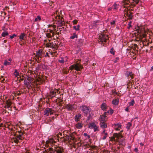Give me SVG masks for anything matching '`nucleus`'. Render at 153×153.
Returning a JSON list of instances; mask_svg holds the SVG:
<instances>
[{
    "label": "nucleus",
    "instance_id": "5701e85b",
    "mask_svg": "<svg viewBox=\"0 0 153 153\" xmlns=\"http://www.w3.org/2000/svg\"><path fill=\"white\" fill-rule=\"evenodd\" d=\"M118 5L116 4V3H114V4L112 6V8L114 10L116 11L118 8Z\"/></svg>",
    "mask_w": 153,
    "mask_h": 153
},
{
    "label": "nucleus",
    "instance_id": "8fccbe9b",
    "mask_svg": "<svg viewBox=\"0 0 153 153\" xmlns=\"http://www.w3.org/2000/svg\"><path fill=\"white\" fill-rule=\"evenodd\" d=\"M77 22V21H76L75 20L74 21V24H76Z\"/></svg>",
    "mask_w": 153,
    "mask_h": 153
},
{
    "label": "nucleus",
    "instance_id": "f03ea898",
    "mask_svg": "<svg viewBox=\"0 0 153 153\" xmlns=\"http://www.w3.org/2000/svg\"><path fill=\"white\" fill-rule=\"evenodd\" d=\"M80 108L83 112L85 116H86L91 111V109H89L88 107L85 105L81 106Z\"/></svg>",
    "mask_w": 153,
    "mask_h": 153
},
{
    "label": "nucleus",
    "instance_id": "39448f33",
    "mask_svg": "<svg viewBox=\"0 0 153 153\" xmlns=\"http://www.w3.org/2000/svg\"><path fill=\"white\" fill-rule=\"evenodd\" d=\"M14 141L16 143H17L19 142V140H22V134H13Z\"/></svg>",
    "mask_w": 153,
    "mask_h": 153
},
{
    "label": "nucleus",
    "instance_id": "c85d7f7f",
    "mask_svg": "<svg viewBox=\"0 0 153 153\" xmlns=\"http://www.w3.org/2000/svg\"><path fill=\"white\" fill-rule=\"evenodd\" d=\"M25 34L24 33H21V35L19 36V39L21 40H23Z\"/></svg>",
    "mask_w": 153,
    "mask_h": 153
},
{
    "label": "nucleus",
    "instance_id": "412c9836",
    "mask_svg": "<svg viewBox=\"0 0 153 153\" xmlns=\"http://www.w3.org/2000/svg\"><path fill=\"white\" fill-rule=\"evenodd\" d=\"M47 152L48 153H54L55 151L53 149L51 148H49L47 150Z\"/></svg>",
    "mask_w": 153,
    "mask_h": 153
},
{
    "label": "nucleus",
    "instance_id": "13d9d810",
    "mask_svg": "<svg viewBox=\"0 0 153 153\" xmlns=\"http://www.w3.org/2000/svg\"><path fill=\"white\" fill-rule=\"evenodd\" d=\"M84 134H86V133H84Z\"/></svg>",
    "mask_w": 153,
    "mask_h": 153
},
{
    "label": "nucleus",
    "instance_id": "a878e982",
    "mask_svg": "<svg viewBox=\"0 0 153 153\" xmlns=\"http://www.w3.org/2000/svg\"><path fill=\"white\" fill-rule=\"evenodd\" d=\"M77 36L76 35V33H74L73 34L72 36H70V39H73L75 38H77Z\"/></svg>",
    "mask_w": 153,
    "mask_h": 153
},
{
    "label": "nucleus",
    "instance_id": "f257e3e1",
    "mask_svg": "<svg viewBox=\"0 0 153 153\" xmlns=\"http://www.w3.org/2000/svg\"><path fill=\"white\" fill-rule=\"evenodd\" d=\"M111 141H114L115 142H119L120 144L124 146L125 144V140L123 138L122 134H113L112 136L110 138Z\"/></svg>",
    "mask_w": 153,
    "mask_h": 153
},
{
    "label": "nucleus",
    "instance_id": "cd10ccee",
    "mask_svg": "<svg viewBox=\"0 0 153 153\" xmlns=\"http://www.w3.org/2000/svg\"><path fill=\"white\" fill-rule=\"evenodd\" d=\"M131 123L130 122H128L127 124V126H126V128L128 130L130 128V127L131 126Z\"/></svg>",
    "mask_w": 153,
    "mask_h": 153
},
{
    "label": "nucleus",
    "instance_id": "37998d69",
    "mask_svg": "<svg viewBox=\"0 0 153 153\" xmlns=\"http://www.w3.org/2000/svg\"><path fill=\"white\" fill-rule=\"evenodd\" d=\"M85 136H87L88 138H89L90 137V136L89 134H84Z\"/></svg>",
    "mask_w": 153,
    "mask_h": 153
},
{
    "label": "nucleus",
    "instance_id": "6e6d98bb",
    "mask_svg": "<svg viewBox=\"0 0 153 153\" xmlns=\"http://www.w3.org/2000/svg\"><path fill=\"white\" fill-rule=\"evenodd\" d=\"M45 151H46V152L45 153H48V152H47V150H45Z\"/></svg>",
    "mask_w": 153,
    "mask_h": 153
},
{
    "label": "nucleus",
    "instance_id": "b1692460",
    "mask_svg": "<svg viewBox=\"0 0 153 153\" xmlns=\"http://www.w3.org/2000/svg\"><path fill=\"white\" fill-rule=\"evenodd\" d=\"M99 22L100 21L99 20H96L94 21L92 24L93 26H96L97 25V23H99Z\"/></svg>",
    "mask_w": 153,
    "mask_h": 153
},
{
    "label": "nucleus",
    "instance_id": "49530a36",
    "mask_svg": "<svg viewBox=\"0 0 153 153\" xmlns=\"http://www.w3.org/2000/svg\"><path fill=\"white\" fill-rule=\"evenodd\" d=\"M112 9V7H109L108 8V11H109V10H111Z\"/></svg>",
    "mask_w": 153,
    "mask_h": 153
},
{
    "label": "nucleus",
    "instance_id": "79ce46f5",
    "mask_svg": "<svg viewBox=\"0 0 153 153\" xmlns=\"http://www.w3.org/2000/svg\"><path fill=\"white\" fill-rule=\"evenodd\" d=\"M11 105V104L10 102H8L7 105V108H9Z\"/></svg>",
    "mask_w": 153,
    "mask_h": 153
},
{
    "label": "nucleus",
    "instance_id": "1a4fd4ad",
    "mask_svg": "<svg viewBox=\"0 0 153 153\" xmlns=\"http://www.w3.org/2000/svg\"><path fill=\"white\" fill-rule=\"evenodd\" d=\"M72 134H63V137H64V139L65 141L70 140L74 139L73 136L71 135Z\"/></svg>",
    "mask_w": 153,
    "mask_h": 153
},
{
    "label": "nucleus",
    "instance_id": "7ed1b4c3",
    "mask_svg": "<svg viewBox=\"0 0 153 153\" xmlns=\"http://www.w3.org/2000/svg\"><path fill=\"white\" fill-rule=\"evenodd\" d=\"M65 107L68 111H73L76 108L75 104H66L65 106Z\"/></svg>",
    "mask_w": 153,
    "mask_h": 153
},
{
    "label": "nucleus",
    "instance_id": "20e7f679",
    "mask_svg": "<svg viewBox=\"0 0 153 153\" xmlns=\"http://www.w3.org/2000/svg\"><path fill=\"white\" fill-rule=\"evenodd\" d=\"M82 68V66L81 65L79 64H76L72 65L69 68L70 70H72L74 69L77 71H80V69Z\"/></svg>",
    "mask_w": 153,
    "mask_h": 153
},
{
    "label": "nucleus",
    "instance_id": "f704fd0d",
    "mask_svg": "<svg viewBox=\"0 0 153 153\" xmlns=\"http://www.w3.org/2000/svg\"><path fill=\"white\" fill-rule=\"evenodd\" d=\"M107 113H109L110 114H111L113 113V110L111 108L108 111Z\"/></svg>",
    "mask_w": 153,
    "mask_h": 153
},
{
    "label": "nucleus",
    "instance_id": "603ef678",
    "mask_svg": "<svg viewBox=\"0 0 153 153\" xmlns=\"http://www.w3.org/2000/svg\"><path fill=\"white\" fill-rule=\"evenodd\" d=\"M151 70L153 71V66H152L151 68Z\"/></svg>",
    "mask_w": 153,
    "mask_h": 153
},
{
    "label": "nucleus",
    "instance_id": "393cba45",
    "mask_svg": "<svg viewBox=\"0 0 153 153\" xmlns=\"http://www.w3.org/2000/svg\"><path fill=\"white\" fill-rule=\"evenodd\" d=\"M14 74L16 77H19V73L17 71V70L16 69L15 70Z\"/></svg>",
    "mask_w": 153,
    "mask_h": 153
},
{
    "label": "nucleus",
    "instance_id": "9d476101",
    "mask_svg": "<svg viewBox=\"0 0 153 153\" xmlns=\"http://www.w3.org/2000/svg\"><path fill=\"white\" fill-rule=\"evenodd\" d=\"M53 112L51 109L49 108H46L44 112V115L47 116H49L50 114H53Z\"/></svg>",
    "mask_w": 153,
    "mask_h": 153
},
{
    "label": "nucleus",
    "instance_id": "6ab92c4d",
    "mask_svg": "<svg viewBox=\"0 0 153 153\" xmlns=\"http://www.w3.org/2000/svg\"><path fill=\"white\" fill-rule=\"evenodd\" d=\"M48 141V143L50 145V146H51L52 144L54 142H55V141L54 140V139L53 138H50L49 139L47 140Z\"/></svg>",
    "mask_w": 153,
    "mask_h": 153
},
{
    "label": "nucleus",
    "instance_id": "2f4dec72",
    "mask_svg": "<svg viewBox=\"0 0 153 153\" xmlns=\"http://www.w3.org/2000/svg\"><path fill=\"white\" fill-rule=\"evenodd\" d=\"M8 33L6 31H4L2 33L1 35L3 37H5L6 36H7L8 35Z\"/></svg>",
    "mask_w": 153,
    "mask_h": 153
},
{
    "label": "nucleus",
    "instance_id": "bb28decb",
    "mask_svg": "<svg viewBox=\"0 0 153 153\" xmlns=\"http://www.w3.org/2000/svg\"><path fill=\"white\" fill-rule=\"evenodd\" d=\"M80 26L78 25L77 26H73L74 29H75L76 31H78L79 29Z\"/></svg>",
    "mask_w": 153,
    "mask_h": 153
},
{
    "label": "nucleus",
    "instance_id": "f3484780",
    "mask_svg": "<svg viewBox=\"0 0 153 153\" xmlns=\"http://www.w3.org/2000/svg\"><path fill=\"white\" fill-rule=\"evenodd\" d=\"M106 113V112H105L104 113V114H103L102 116H101L100 122H104L105 121V119L106 117L105 116V114Z\"/></svg>",
    "mask_w": 153,
    "mask_h": 153
},
{
    "label": "nucleus",
    "instance_id": "052dcab7",
    "mask_svg": "<svg viewBox=\"0 0 153 153\" xmlns=\"http://www.w3.org/2000/svg\"><path fill=\"white\" fill-rule=\"evenodd\" d=\"M128 147V148H130V146H129V147Z\"/></svg>",
    "mask_w": 153,
    "mask_h": 153
},
{
    "label": "nucleus",
    "instance_id": "09e8293b",
    "mask_svg": "<svg viewBox=\"0 0 153 153\" xmlns=\"http://www.w3.org/2000/svg\"><path fill=\"white\" fill-rule=\"evenodd\" d=\"M48 53H46V55H45V56H48Z\"/></svg>",
    "mask_w": 153,
    "mask_h": 153
},
{
    "label": "nucleus",
    "instance_id": "9b49d317",
    "mask_svg": "<svg viewBox=\"0 0 153 153\" xmlns=\"http://www.w3.org/2000/svg\"><path fill=\"white\" fill-rule=\"evenodd\" d=\"M11 61L12 59L11 58H9L7 60H5L4 62V65L5 66L10 65Z\"/></svg>",
    "mask_w": 153,
    "mask_h": 153
},
{
    "label": "nucleus",
    "instance_id": "ddd939ff",
    "mask_svg": "<svg viewBox=\"0 0 153 153\" xmlns=\"http://www.w3.org/2000/svg\"><path fill=\"white\" fill-rule=\"evenodd\" d=\"M83 126L82 122H77L75 125L76 128L78 129L81 128Z\"/></svg>",
    "mask_w": 153,
    "mask_h": 153
},
{
    "label": "nucleus",
    "instance_id": "4c0bfd02",
    "mask_svg": "<svg viewBox=\"0 0 153 153\" xmlns=\"http://www.w3.org/2000/svg\"><path fill=\"white\" fill-rule=\"evenodd\" d=\"M110 52L113 55L114 54V49L113 48H112L111 49Z\"/></svg>",
    "mask_w": 153,
    "mask_h": 153
},
{
    "label": "nucleus",
    "instance_id": "c03bdc74",
    "mask_svg": "<svg viewBox=\"0 0 153 153\" xmlns=\"http://www.w3.org/2000/svg\"><path fill=\"white\" fill-rule=\"evenodd\" d=\"M85 146H86V147L87 148H89L90 147V145L89 144H86Z\"/></svg>",
    "mask_w": 153,
    "mask_h": 153
},
{
    "label": "nucleus",
    "instance_id": "c756f323",
    "mask_svg": "<svg viewBox=\"0 0 153 153\" xmlns=\"http://www.w3.org/2000/svg\"><path fill=\"white\" fill-rule=\"evenodd\" d=\"M134 100H131L129 103V106H132L134 105Z\"/></svg>",
    "mask_w": 153,
    "mask_h": 153
},
{
    "label": "nucleus",
    "instance_id": "58836bf2",
    "mask_svg": "<svg viewBox=\"0 0 153 153\" xmlns=\"http://www.w3.org/2000/svg\"><path fill=\"white\" fill-rule=\"evenodd\" d=\"M115 24V21L113 20L111 22V25H114Z\"/></svg>",
    "mask_w": 153,
    "mask_h": 153
},
{
    "label": "nucleus",
    "instance_id": "4d7b16f0",
    "mask_svg": "<svg viewBox=\"0 0 153 153\" xmlns=\"http://www.w3.org/2000/svg\"><path fill=\"white\" fill-rule=\"evenodd\" d=\"M61 136H62V134H60Z\"/></svg>",
    "mask_w": 153,
    "mask_h": 153
},
{
    "label": "nucleus",
    "instance_id": "aec40b11",
    "mask_svg": "<svg viewBox=\"0 0 153 153\" xmlns=\"http://www.w3.org/2000/svg\"><path fill=\"white\" fill-rule=\"evenodd\" d=\"M119 102V101L118 99L113 100L112 101V103L115 105H117L118 104Z\"/></svg>",
    "mask_w": 153,
    "mask_h": 153
},
{
    "label": "nucleus",
    "instance_id": "864d4df0",
    "mask_svg": "<svg viewBox=\"0 0 153 153\" xmlns=\"http://www.w3.org/2000/svg\"><path fill=\"white\" fill-rule=\"evenodd\" d=\"M117 149L118 150L120 149V147H117Z\"/></svg>",
    "mask_w": 153,
    "mask_h": 153
},
{
    "label": "nucleus",
    "instance_id": "c9c22d12",
    "mask_svg": "<svg viewBox=\"0 0 153 153\" xmlns=\"http://www.w3.org/2000/svg\"><path fill=\"white\" fill-rule=\"evenodd\" d=\"M56 152L57 153H62V151L61 149L60 148H59L58 149H57L56 150Z\"/></svg>",
    "mask_w": 153,
    "mask_h": 153
},
{
    "label": "nucleus",
    "instance_id": "dca6fc26",
    "mask_svg": "<svg viewBox=\"0 0 153 153\" xmlns=\"http://www.w3.org/2000/svg\"><path fill=\"white\" fill-rule=\"evenodd\" d=\"M100 125L101 127L103 128H105L107 127V125L106 124H105L104 122H100Z\"/></svg>",
    "mask_w": 153,
    "mask_h": 153
},
{
    "label": "nucleus",
    "instance_id": "5fc2aeb1",
    "mask_svg": "<svg viewBox=\"0 0 153 153\" xmlns=\"http://www.w3.org/2000/svg\"><path fill=\"white\" fill-rule=\"evenodd\" d=\"M117 151V150H115L114 151V152H116Z\"/></svg>",
    "mask_w": 153,
    "mask_h": 153
},
{
    "label": "nucleus",
    "instance_id": "4468645a",
    "mask_svg": "<svg viewBox=\"0 0 153 153\" xmlns=\"http://www.w3.org/2000/svg\"><path fill=\"white\" fill-rule=\"evenodd\" d=\"M36 53V56L37 57H38V58H42V53L41 50H39L38 51H37Z\"/></svg>",
    "mask_w": 153,
    "mask_h": 153
},
{
    "label": "nucleus",
    "instance_id": "2eb2a0df",
    "mask_svg": "<svg viewBox=\"0 0 153 153\" xmlns=\"http://www.w3.org/2000/svg\"><path fill=\"white\" fill-rule=\"evenodd\" d=\"M81 117V115L80 114H78L77 115H76L75 116V120L76 122L78 121Z\"/></svg>",
    "mask_w": 153,
    "mask_h": 153
},
{
    "label": "nucleus",
    "instance_id": "bf43d9fd",
    "mask_svg": "<svg viewBox=\"0 0 153 153\" xmlns=\"http://www.w3.org/2000/svg\"><path fill=\"white\" fill-rule=\"evenodd\" d=\"M128 147V148H130V146H129V147Z\"/></svg>",
    "mask_w": 153,
    "mask_h": 153
},
{
    "label": "nucleus",
    "instance_id": "de8ad7c7",
    "mask_svg": "<svg viewBox=\"0 0 153 153\" xmlns=\"http://www.w3.org/2000/svg\"><path fill=\"white\" fill-rule=\"evenodd\" d=\"M134 150L135 152H137L138 151V149L137 148H135L134 149Z\"/></svg>",
    "mask_w": 153,
    "mask_h": 153
},
{
    "label": "nucleus",
    "instance_id": "a19ab883",
    "mask_svg": "<svg viewBox=\"0 0 153 153\" xmlns=\"http://www.w3.org/2000/svg\"><path fill=\"white\" fill-rule=\"evenodd\" d=\"M125 110L126 111H127V112H129V106L127 107L125 109Z\"/></svg>",
    "mask_w": 153,
    "mask_h": 153
},
{
    "label": "nucleus",
    "instance_id": "a211bd4d",
    "mask_svg": "<svg viewBox=\"0 0 153 153\" xmlns=\"http://www.w3.org/2000/svg\"><path fill=\"white\" fill-rule=\"evenodd\" d=\"M107 106L106 104L105 103H103L101 105V108L104 111L106 110Z\"/></svg>",
    "mask_w": 153,
    "mask_h": 153
},
{
    "label": "nucleus",
    "instance_id": "423d86ee",
    "mask_svg": "<svg viewBox=\"0 0 153 153\" xmlns=\"http://www.w3.org/2000/svg\"><path fill=\"white\" fill-rule=\"evenodd\" d=\"M99 38L100 40L99 42L100 43H102L103 42H106L108 38L107 36L102 34L99 35Z\"/></svg>",
    "mask_w": 153,
    "mask_h": 153
},
{
    "label": "nucleus",
    "instance_id": "ea45409f",
    "mask_svg": "<svg viewBox=\"0 0 153 153\" xmlns=\"http://www.w3.org/2000/svg\"><path fill=\"white\" fill-rule=\"evenodd\" d=\"M16 36V35L15 34H13V35H12V36H10V38L11 39H13V38L15 36Z\"/></svg>",
    "mask_w": 153,
    "mask_h": 153
},
{
    "label": "nucleus",
    "instance_id": "3c124183",
    "mask_svg": "<svg viewBox=\"0 0 153 153\" xmlns=\"http://www.w3.org/2000/svg\"><path fill=\"white\" fill-rule=\"evenodd\" d=\"M140 145L142 146H143L144 144L142 143H140Z\"/></svg>",
    "mask_w": 153,
    "mask_h": 153
},
{
    "label": "nucleus",
    "instance_id": "473e14b6",
    "mask_svg": "<svg viewBox=\"0 0 153 153\" xmlns=\"http://www.w3.org/2000/svg\"><path fill=\"white\" fill-rule=\"evenodd\" d=\"M65 58L66 57H65V58L64 59L62 58L61 59L59 60V62L62 63H64V62H65V61H66V60H65V59H65Z\"/></svg>",
    "mask_w": 153,
    "mask_h": 153
},
{
    "label": "nucleus",
    "instance_id": "6e6552de",
    "mask_svg": "<svg viewBox=\"0 0 153 153\" xmlns=\"http://www.w3.org/2000/svg\"><path fill=\"white\" fill-rule=\"evenodd\" d=\"M88 127L90 128L94 129V131L95 132L99 131L98 127L94 123H89L88 125Z\"/></svg>",
    "mask_w": 153,
    "mask_h": 153
},
{
    "label": "nucleus",
    "instance_id": "0eeeda50",
    "mask_svg": "<svg viewBox=\"0 0 153 153\" xmlns=\"http://www.w3.org/2000/svg\"><path fill=\"white\" fill-rule=\"evenodd\" d=\"M121 123H117L115 124V129L116 131H119L118 132H116L114 133V134H120V132L123 131L121 129Z\"/></svg>",
    "mask_w": 153,
    "mask_h": 153
},
{
    "label": "nucleus",
    "instance_id": "7c9ffc66",
    "mask_svg": "<svg viewBox=\"0 0 153 153\" xmlns=\"http://www.w3.org/2000/svg\"><path fill=\"white\" fill-rule=\"evenodd\" d=\"M41 19V18L39 16H37V17L35 19V22H38Z\"/></svg>",
    "mask_w": 153,
    "mask_h": 153
},
{
    "label": "nucleus",
    "instance_id": "4be33fe9",
    "mask_svg": "<svg viewBox=\"0 0 153 153\" xmlns=\"http://www.w3.org/2000/svg\"><path fill=\"white\" fill-rule=\"evenodd\" d=\"M126 75L128 77L130 76L132 77L133 76V74L132 72L128 71L126 73Z\"/></svg>",
    "mask_w": 153,
    "mask_h": 153
},
{
    "label": "nucleus",
    "instance_id": "f8f14e48",
    "mask_svg": "<svg viewBox=\"0 0 153 153\" xmlns=\"http://www.w3.org/2000/svg\"><path fill=\"white\" fill-rule=\"evenodd\" d=\"M24 84L26 86L27 88L30 87V80L27 78V79H25L24 80Z\"/></svg>",
    "mask_w": 153,
    "mask_h": 153
},
{
    "label": "nucleus",
    "instance_id": "72a5a7b5",
    "mask_svg": "<svg viewBox=\"0 0 153 153\" xmlns=\"http://www.w3.org/2000/svg\"><path fill=\"white\" fill-rule=\"evenodd\" d=\"M44 145L46 147H49L50 146V144L48 142V141L47 140L46 141Z\"/></svg>",
    "mask_w": 153,
    "mask_h": 153
},
{
    "label": "nucleus",
    "instance_id": "e433bc0d",
    "mask_svg": "<svg viewBox=\"0 0 153 153\" xmlns=\"http://www.w3.org/2000/svg\"><path fill=\"white\" fill-rule=\"evenodd\" d=\"M132 23V22L131 21H130L128 24V29H129L131 27V24Z\"/></svg>",
    "mask_w": 153,
    "mask_h": 153
},
{
    "label": "nucleus",
    "instance_id": "a18cd8bd",
    "mask_svg": "<svg viewBox=\"0 0 153 153\" xmlns=\"http://www.w3.org/2000/svg\"><path fill=\"white\" fill-rule=\"evenodd\" d=\"M107 134H105V135L103 136V138H102V139L103 140H105L106 139V138L107 136Z\"/></svg>",
    "mask_w": 153,
    "mask_h": 153
}]
</instances>
